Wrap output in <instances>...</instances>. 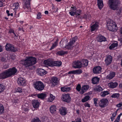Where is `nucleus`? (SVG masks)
<instances>
[{
	"label": "nucleus",
	"mask_w": 122,
	"mask_h": 122,
	"mask_svg": "<svg viewBox=\"0 0 122 122\" xmlns=\"http://www.w3.org/2000/svg\"><path fill=\"white\" fill-rule=\"evenodd\" d=\"M17 69L15 67L4 71L0 73V79H4L16 74Z\"/></svg>",
	"instance_id": "f257e3e1"
},
{
	"label": "nucleus",
	"mask_w": 122,
	"mask_h": 122,
	"mask_svg": "<svg viewBox=\"0 0 122 122\" xmlns=\"http://www.w3.org/2000/svg\"><path fill=\"white\" fill-rule=\"evenodd\" d=\"M120 3L119 0H108V5L110 8L113 10H117L116 14L117 15H119L121 12L120 10H118Z\"/></svg>",
	"instance_id": "f03ea898"
},
{
	"label": "nucleus",
	"mask_w": 122,
	"mask_h": 122,
	"mask_svg": "<svg viewBox=\"0 0 122 122\" xmlns=\"http://www.w3.org/2000/svg\"><path fill=\"white\" fill-rule=\"evenodd\" d=\"M36 63V58L31 56L27 57L26 58L24 59L22 62V65L26 68L33 66Z\"/></svg>",
	"instance_id": "7ed1b4c3"
},
{
	"label": "nucleus",
	"mask_w": 122,
	"mask_h": 122,
	"mask_svg": "<svg viewBox=\"0 0 122 122\" xmlns=\"http://www.w3.org/2000/svg\"><path fill=\"white\" fill-rule=\"evenodd\" d=\"M33 86L36 90L39 91L43 90L45 87L43 83L40 81H37L34 82Z\"/></svg>",
	"instance_id": "20e7f679"
},
{
	"label": "nucleus",
	"mask_w": 122,
	"mask_h": 122,
	"mask_svg": "<svg viewBox=\"0 0 122 122\" xmlns=\"http://www.w3.org/2000/svg\"><path fill=\"white\" fill-rule=\"evenodd\" d=\"M107 24H109L108 25L107 27L108 30L110 31L115 32L117 30L118 28L117 25L115 22L112 20H110V22H109L107 23Z\"/></svg>",
	"instance_id": "39448f33"
},
{
	"label": "nucleus",
	"mask_w": 122,
	"mask_h": 122,
	"mask_svg": "<svg viewBox=\"0 0 122 122\" xmlns=\"http://www.w3.org/2000/svg\"><path fill=\"white\" fill-rule=\"evenodd\" d=\"M5 50L7 51L15 52L18 51L16 48H15L14 45L9 43H7L5 46Z\"/></svg>",
	"instance_id": "423d86ee"
},
{
	"label": "nucleus",
	"mask_w": 122,
	"mask_h": 122,
	"mask_svg": "<svg viewBox=\"0 0 122 122\" xmlns=\"http://www.w3.org/2000/svg\"><path fill=\"white\" fill-rule=\"evenodd\" d=\"M77 38V37L76 36L73 37L70 40V42L68 43V44L65 47L68 50L72 49L74 47L72 45L76 41Z\"/></svg>",
	"instance_id": "0eeeda50"
},
{
	"label": "nucleus",
	"mask_w": 122,
	"mask_h": 122,
	"mask_svg": "<svg viewBox=\"0 0 122 122\" xmlns=\"http://www.w3.org/2000/svg\"><path fill=\"white\" fill-rule=\"evenodd\" d=\"M109 102L108 100L106 98H103L100 100L99 105L102 108H104L108 106Z\"/></svg>",
	"instance_id": "6e6552de"
},
{
	"label": "nucleus",
	"mask_w": 122,
	"mask_h": 122,
	"mask_svg": "<svg viewBox=\"0 0 122 122\" xmlns=\"http://www.w3.org/2000/svg\"><path fill=\"white\" fill-rule=\"evenodd\" d=\"M71 99L70 95L69 93L65 94L62 95V99L64 102L69 103L71 101Z\"/></svg>",
	"instance_id": "1a4fd4ad"
},
{
	"label": "nucleus",
	"mask_w": 122,
	"mask_h": 122,
	"mask_svg": "<svg viewBox=\"0 0 122 122\" xmlns=\"http://www.w3.org/2000/svg\"><path fill=\"white\" fill-rule=\"evenodd\" d=\"M72 67L75 68H80L82 67L81 62L79 60L75 61L72 64Z\"/></svg>",
	"instance_id": "9d476101"
},
{
	"label": "nucleus",
	"mask_w": 122,
	"mask_h": 122,
	"mask_svg": "<svg viewBox=\"0 0 122 122\" xmlns=\"http://www.w3.org/2000/svg\"><path fill=\"white\" fill-rule=\"evenodd\" d=\"M112 57L111 55H108L107 56L105 60L106 65V66H108L112 62Z\"/></svg>",
	"instance_id": "9b49d317"
},
{
	"label": "nucleus",
	"mask_w": 122,
	"mask_h": 122,
	"mask_svg": "<svg viewBox=\"0 0 122 122\" xmlns=\"http://www.w3.org/2000/svg\"><path fill=\"white\" fill-rule=\"evenodd\" d=\"M18 84L20 86H25L26 85V81L25 79L22 77H20L17 81Z\"/></svg>",
	"instance_id": "f8f14e48"
},
{
	"label": "nucleus",
	"mask_w": 122,
	"mask_h": 122,
	"mask_svg": "<svg viewBox=\"0 0 122 122\" xmlns=\"http://www.w3.org/2000/svg\"><path fill=\"white\" fill-rule=\"evenodd\" d=\"M44 65L52 67L53 65V61L51 59H48L45 60L43 62Z\"/></svg>",
	"instance_id": "ddd939ff"
},
{
	"label": "nucleus",
	"mask_w": 122,
	"mask_h": 122,
	"mask_svg": "<svg viewBox=\"0 0 122 122\" xmlns=\"http://www.w3.org/2000/svg\"><path fill=\"white\" fill-rule=\"evenodd\" d=\"M37 72L38 75L42 76L46 74L47 72L43 69L39 68L37 69Z\"/></svg>",
	"instance_id": "4468645a"
},
{
	"label": "nucleus",
	"mask_w": 122,
	"mask_h": 122,
	"mask_svg": "<svg viewBox=\"0 0 122 122\" xmlns=\"http://www.w3.org/2000/svg\"><path fill=\"white\" fill-rule=\"evenodd\" d=\"M50 81L54 86L57 85L58 82L57 77L55 76H53L51 77Z\"/></svg>",
	"instance_id": "2eb2a0df"
},
{
	"label": "nucleus",
	"mask_w": 122,
	"mask_h": 122,
	"mask_svg": "<svg viewBox=\"0 0 122 122\" xmlns=\"http://www.w3.org/2000/svg\"><path fill=\"white\" fill-rule=\"evenodd\" d=\"M32 105L33 107L35 108H37L39 107L40 103L38 100H34L32 101Z\"/></svg>",
	"instance_id": "dca6fc26"
},
{
	"label": "nucleus",
	"mask_w": 122,
	"mask_h": 122,
	"mask_svg": "<svg viewBox=\"0 0 122 122\" xmlns=\"http://www.w3.org/2000/svg\"><path fill=\"white\" fill-rule=\"evenodd\" d=\"M60 114L62 115H66L67 113L66 108L64 107H61L59 109Z\"/></svg>",
	"instance_id": "f3484780"
},
{
	"label": "nucleus",
	"mask_w": 122,
	"mask_h": 122,
	"mask_svg": "<svg viewBox=\"0 0 122 122\" xmlns=\"http://www.w3.org/2000/svg\"><path fill=\"white\" fill-rule=\"evenodd\" d=\"M102 68L100 66L95 67L93 69V72L94 74H97L101 72Z\"/></svg>",
	"instance_id": "a211bd4d"
},
{
	"label": "nucleus",
	"mask_w": 122,
	"mask_h": 122,
	"mask_svg": "<svg viewBox=\"0 0 122 122\" xmlns=\"http://www.w3.org/2000/svg\"><path fill=\"white\" fill-rule=\"evenodd\" d=\"M89 88V86L88 85H85L81 87V91L80 92V94H83Z\"/></svg>",
	"instance_id": "6ab92c4d"
},
{
	"label": "nucleus",
	"mask_w": 122,
	"mask_h": 122,
	"mask_svg": "<svg viewBox=\"0 0 122 122\" xmlns=\"http://www.w3.org/2000/svg\"><path fill=\"white\" fill-rule=\"evenodd\" d=\"M95 23L94 25H92L91 26V30L92 31L95 30L97 29V27L98 26V24H99L98 22H94Z\"/></svg>",
	"instance_id": "aec40b11"
},
{
	"label": "nucleus",
	"mask_w": 122,
	"mask_h": 122,
	"mask_svg": "<svg viewBox=\"0 0 122 122\" xmlns=\"http://www.w3.org/2000/svg\"><path fill=\"white\" fill-rule=\"evenodd\" d=\"M97 40V41L99 42L105 41H107L106 38L102 35L98 36Z\"/></svg>",
	"instance_id": "412c9836"
},
{
	"label": "nucleus",
	"mask_w": 122,
	"mask_h": 122,
	"mask_svg": "<svg viewBox=\"0 0 122 122\" xmlns=\"http://www.w3.org/2000/svg\"><path fill=\"white\" fill-rule=\"evenodd\" d=\"M31 0H25V2L24 4L23 8L25 9H28L30 7V2Z\"/></svg>",
	"instance_id": "4be33fe9"
},
{
	"label": "nucleus",
	"mask_w": 122,
	"mask_h": 122,
	"mask_svg": "<svg viewBox=\"0 0 122 122\" xmlns=\"http://www.w3.org/2000/svg\"><path fill=\"white\" fill-rule=\"evenodd\" d=\"M97 2L98 7L101 10L104 6L103 0H97Z\"/></svg>",
	"instance_id": "5701e85b"
},
{
	"label": "nucleus",
	"mask_w": 122,
	"mask_h": 122,
	"mask_svg": "<svg viewBox=\"0 0 122 122\" xmlns=\"http://www.w3.org/2000/svg\"><path fill=\"white\" fill-rule=\"evenodd\" d=\"M100 79L97 76H95L92 79V82L94 84H98L99 82Z\"/></svg>",
	"instance_id": "b1692460"
},
{
	"label": "nucleus",
	"mask_w": 122,
	"mask_h": 122,
	"mask_svg": "<svg viewBox=\"0 0 122 122\" xmlns=\"http://www.w3.org/2000/svg\"><path fill=\"white\" fill-rule=\"evenodd\" d=\"M115 75V73L114 72H112L108 75L106 77L107 78L110 80L113 78Z\"/></svg>",
	"instance_id": "393cba45"
},
{
	"label": "nucleus",
	"mask_w": 122,
	"mask_h": 122,
	"mask_svg": "<svg viewBox=\"0 0 122 122\" xmlns=\"http://www.w3.org/2000/svg\"><path fill=\"white\" fill-rule=\"evenodd\" d=\"M61 91L64 92H68L71 89L70 87H62L61 88Z\"/></svg>",
	"instance_id": "a878e982"
},
{
	"label": "nucleus",
	"mask_w": 122,
	"mask_h": 122,
	"mask_svg": "<svg viewBox=\"0 0 122 122\" xmlns=\"http://www.w3.org/2000/svg\"><path fill=\"white\" fill-rule=\"evenodd\" d=\"M82 63V66H87L88 63V61L87 60L85 59H83L81 61Z\"/></svg>",
	"instance_id": "bb28decb"
},
{
	"label": "nucleus",
	"mask_w": 122,
	"mask_h": 122,
	"mask_svg": "<svg viewBox=\"0 0 122 122\" xmlns=\"http://www.w3.org/2000/svg\"><path fill=\"white\" fill-rule=\"evenodd\" d=\"M62 62L61 61H53V66H60L61 65Z\"/></svg>",
	"instance_id": "cd10ccee"
},
{
	"label": "nucleus",
	"mask_w": 122,
	"mask_h": 122,
	"mask_svg": "<svg viewBox=\"0 0 122 122\" xmlns=\"http://www.w3.org/2000/svg\"><path fill=\"white\" fill-rule=\"evenodd\" d=\"M38 98L41 99H43L46 97V94L44 93L38 94Z\"/></svg>",
	"instance_id": "c85d7f7f"
},
{
	"label": "nucleus",
	"mask_w": 122,
	"mask_h": 122,
	"mask_svg": "<svg viewBox=\"0 0 122 122\" xmlns=\"http://www.w3.org/2000/svg\"><path fill=\"white\" fill-rule=\"evenodd\" d=\"M50 109L51 113H54L56 111V107L55 105L51 106L50 107Z\"/></svg>",
	"instance_id": "c756f323"
},
{
	"label": "nucleus",
	"mask_w": 122,
	"mask_h": 122,
	"mask_svg": "<svg viewBox=\"0 0 122 122\" xmlns=\"http://www.w3.org/2000/svg\"><path fill=\"white\" fill-rule=\"evenodd\" d=\"M109 84L110 88H113L116 87L118 85L117 83V82L113 83L112 82H110L109 83Z\"/></svg>",
	"instance_id": "7c9ffc66"
},
{
	"label": "nucleus",
	"mask_w": 122,
	"mask_h": 122,
	"mask_svg": "<svg viewBox=\"0 0 122 122\" xmlns=\"http://www.w3.org/2000/svg\"><path fill=\"white\" fill-rule=\"evenodd\" d=\"M67 51H61L57 52L56 54L57 55H58L59 56H62L65 54H67Z\"/></svg>",
	"instance_id": "2f4dec72"
},
{
	"label": "nucleus",
	"mask_w": 122,
	"mask_h": 122,
	"mask_svg": "<svg viewBox=\"0 0 122 122\" xmlns=\"http://www.w3.org/2000/svg\"><path fill=\"white\" fill-rule=\"evenodd\" d=\"M109 94V92L107 91H104L101 92L100 94L101 96L102 97H105L106 95Z\"/></svg>",
	"instance_id": "473e14b6"
},
{
	"label": "nucleus",
	"mask_w": 122,
	"mask_h": 122,
	"mask_svg": "<svg viewBox=\"0 0 122 122\" xmlns=\"http://www.w3.org/2000/svg\"><path fill=\"white\" fill-rule=\"evenodd\" d=\"M90 97L89 95L85 96L83 98L81 99V101L82 102H85L88 101L90 98Z\"/></svg>",
	"instance_id": "72a5a7b5"
},
{
	"label": "nucleus",
	"mask_w": 122,
	"mask_h": 122,
	"mask_svg": "<svg viewBox=\"0 0 122 122\" xmlns=\"http://www.w3.org/2000/svg\"><path fill=\"white\" fill-rule=\"evenodd\" d=\"M118 46L117 43H113L109 47V49H110L111 50L113 49L114 47H117Z\"/></svg>",
	"instance_id": "f704fd0d"
},
{
	"label": "nucleus",
	"mask_w": 122,
	"mask_h": 122,
	"mask_svg": "<svg viewBox=\"0 0 122 122\" xmlns=\"http://www.w3.org/2000/svg\"><path fill=\"white\" fill-rule=\"evenodd\" d=\"M31 122H41L38 117H36L33 118L31 120Z\"/></svg>",
	"instance_id": "c9c22d12"
},
{
	"label": "nucleus",
	"mask_w": 122,
	"mask_h": 122,
	"mask_svg": "<svg viewBox=\"0 0 122 122\" xmlns=\"http://www.w3.org/2000/svg\"><path fill=\"white\" fill-rule=\"evenodd\" d=\"M55 98V97L53 96L52 94L50 95V97L48 98V102H51L54 100Z\"/></svg>",
	"instance_id": "e433bc0d"
},
{
	"label": "nucleus",
	"mask_w": 122,
	"mask_h": 122,
	"mask_svg": "<svg viewBox=\"0 0 122 122\" xmlns=\"http://www.w3.org/2000/svg\"><path fill=\"white\" fill-rule=\"evenodd\" d=\"M120 96V94L119 93H115L113 94L111 96V97L112 98H118Z\"/></svg>",
	"instance_id": "4c0bfd02"
},
{
	"label": "nucleus",
	"mask_w": 122,
	"mask_h": 122,
	"mask_svg": "<svg viewBox=\"0 0 122 122\" xmlns=\"http://www.w3.org/2000/svg\"><path fill=\"white\" fill-rule=\"evenodd\" d=\"M5 89L4 86L2 84H0V93L2 92Z\"/></svg>",
	"instance_id": "58836bf2"
},
{
	"label": "nucleus",
	"mask_w": 122,
	"mask_h": 122,
	"mask_svg": "<svg viewBox=\"0 0 122 122\" xmlns=\"http://www.w3.org/2000/svg\"><path fill=\"white\" fill-rule=\"evenodd\" d=\"M15 90L16 92H18L19 93H20L22 92V89L20 87L15 88Z\"/></svg>",
	"instance_id": "ea45409f"
},
{
	"label": "nucleus",
	"mask_w": 122,
	"mask_h": 122,
	"mask_svg": "<svg viewBox=\"0 0 122 122\" xmlns=\"http://www.w3.org/2000/svg\"><path fill=\"white\" fill-rule=\"evenodd\" d=\"M95 89L98 92H100L103 90V89L99 85L97 86Z\"/></svg>",
	"instance_id": "a19ab883"
},
{
	"label": "nucleus",
	"mask_w": 122,
	"mask_h": 122,
	"mask_svg": "<svg viewBox=\"0 0 122 122\" xmlns=\"http://www.w3.org/2000/svg\"><path fill=\"white\" fill-rule=\"evenodd\" d=\"M4 108L2 104H0V114H1L4 112Z\"/></svg>",
	"instance_id": "79ce46f5"
},
{
	"label": "nucleus",
	"mask_w": 122,
	"mask_h": 122,
	"mask_svg": "<svg viewBox=\"0 0 122 122\" xmlns=\"http://www.w3.org/2000/svg\"><path fill=\"white\" fill-rule=\"evenodd\" d=\"M75 74L76 73L79 74L81 73L82 72L81 70V69L75 70Z\"/></svg>",
	"instance_id": "37998d69"
},
{
	"label": "nucleus",
	"mask_w": 122,
	"mask_h": 122,
	"mask_svg": "<svg viewBox=\"0 0 122 122\" xmlns=\"http://www.w3.org/2000/svg\"><path fill=\"white\" fill-rule=\"evenodd\" d=\"M81 85L80 84H78L76 86V89L79 92L81 90Z\"/></svg>",
	"instance_id": "c03bdc74"
},
{
	"label": "nucleus",
	"mask_w": 122,
	"mask_h": 122,
	"mask_svg": "<svg viewBox=\"0 0 122 122\" xmlns=\"http://www.w3.org/2000/svg\"><path fill=\"white\" fill-rule=\"evenodd\" d=\"M81 10H77L75 12V15H76V17L80 15V14L81 13Z\"/></svg>",
	"instance_id": "a18cd8bd"
},
{
	"label": "nucleus",
	"mask_w": 122,
	"mask_h": 122,
	"mask_svg": "<svg viewBox=\"0 0 122 122\" xmlns=\"http://www.w3.org/2000/svg\"><path fill=\"white\" fill-rule=\"evenodd\" d=\"M41 12H39L38 13L37 15V18L38 19H39L41 18Z\"/></svg>",
	"instance_id": "49530a36"
},
{
	"label": "nucleus",
	"mask_w": 122,
	"mask_h": 122,
	"mask_svg": "<svg viewBox=\"0 0 122 122\" xmlns=\"http://www.w3.org/2000/svg\"><path fill=\"white\" fill-rule=\"evenodd\" d=\"M94 102V104H95V105L97 106V99L96 98H94L93 99Z\"/></svg>",
	"instance_id": "de8ad7c7"
},
{
	"label": "nucleus",
	"mask_w": 122,
	"mask_h": 122,
	"mask_svg": "<svg viewBox=\"0 0 122 122\" xmlns=\"http://www.w3.org/2000/svg\"><path fill=\"white\" fill-rule=\"evenodd\" d=\"M81 119L80 118L77 117L76 118V119L74 121L75 122H81Z\"/></svg>",
	"instance_id": "09e8293b"
},
{
	"label": "nucleus",
	"mask_w": 122,
	"mask_h": 122,
	"mask_svg": "<svg viewBox=\"0 0 122 122\" xmlns=\"http://www.w3.org/2000/svg\"><path fill=\"white\" fill-rule=\"evenodd\" d=\"M9 67V66L7 64H4L3 65V68L5 69H6Z\"/></svg>",
	"instance_id": "8fccbe9b"
},
{
	"label": "nucleus",
	"mask_w": 122,
	"mask_h": 122,
	"mask_svg": "<svg viewBox=\"0 0 122 122\" xmlns=\"http://www.w3.org/2000/svg\"><path fill=\"white\" fill-rule=\"evenodd\" d=\"M19 99L18 98H16L14 99L13 100V102L15 103H18L19 102Z\"/></svg>",
	"instance_id": "3c124183"
},
{
	"label": "nucleus",
	"mask_w": 122,
	"mask_h": 122,
	"mask_svg": "<svg viewBox=\"0 0 122 122\" xmlns=\"http://www.w3.org/2000/svg\"><path fill=\"white\" fill-rule=\"evenodd\" d=\"M84 106L85 107H90V104L87 102H86L84 104Z\"/></svg>",
	"instance_id": "603ef678"
},
{
	"label": "nucleus",
	"mask_w": 122,
	"mask_h": 122,
	"mask_svg": "<svg viewBox=\"0 0 122 122\" xmlns=\"http://www.w3.org/2000/svg\"><path fill=\"white\" fill-rule=\"evenodd\" d=\"M68 74H75V70H72L70 71H69L68 72Z\"/></svg>",
	"instance_id": "864d4df0"
},
{
	"label": "nucleus",
	"mask_w": 122,
	"mask_h": 122,
	"mask_svg": "<svg viewBox=\"0 0 122 122\" xmlns=\"http://www.w3.org/2000/svg\"><path fill=\"white\" fill-rule=\"evenodd\" d=\"M14 4L15 7V9H17L19 6V3H15Z\"/></svg>",
	"instance_id": "5fc2aeb1"
},
{
	"label": "nucleus",
	"mask_w": 122,
	"mask_h": 122,
	"mask_svg": "<svg viewBox=\"0 0 122 122\" xmlns=\"http://www.w3.org/2000/svg\"><path fill=\"white\" fill-rule=\"evenodd\" d=\"M70 14L72 16H74L75 15V12L74 11H71L69 12Z\"/></svg>",
	"instance_id": "6e6d98bb"
},
{
	"label": "nucleus",
	"mask_w": 122,
	"mask_h": 122,
	"mask_svg": "<svg viewBox=\"0 0 122 122\" xmlns=\"http://www.w3.org/2000/svg\"><path fill=\"white\" fill-rule=\"evenodd\" d=\"M0 60L2 62H5L6 61V58L3 57H2L0 59Z\"/></svg>",
	"instance_id": "4d7b16f0"
},
{
	"label": "nucleus",
	"mask_w": 122,
	"mask_h": 122,
	"mask_svg": "<svg viewBox=\"0 0 122 122\" xmlns=\"http://www.w3.org/2000/svg\"><path fill=\"white\" fill-rule=\"evenodd\" d=\"M56 46L55 44H53L51 46V48L50 49V50H51L53 49Z\"/></svg>",
	"instance_id": "13d9d810"
},
{
	"label": "nucleus",
	"mask_w": 122,
	"mask_h": 122,
	"mask_svg": "<svg viewBox=\"0 0 122 122\" xmlns=\"http://www.w3.org/2000/svg\"><path fill=\"white\" fill-rule=\"evenodd\" d=\"M88 16H89L87 14V15H86L85 14L83 15V18L84 19H87L88 17Z\"/></svg>",
	"instance_id": "bf43d9fd"
},
{
	"label": "nucleus",
	"mask_w": 122,
	"mask_h": 122,
	"mask_svg": "<svg viewBox=\"0 0 122 122\" xmlns=\"http://www.w3.org/2000/svg\"><path fill=\"white\" fill-rule=\"evenodd\" d=\"M71 8L72 9H71V10L72 11H76V7L74 6V7H71Z\"/></svg>",
	"instance_id": "052dcab7"
},
{
	"label": "nucleus",
	"mask_w": 122,
	"mask_h": 122,
	"mask_svg": "<svg viewBox=\"0 0 122 122\" xmlns=\"http://www.w3.org/2000/svg\"><path fill=\"white\" fill-rule=\"evenodd\" d=\"M59 41V39L58 38H57L56 40V41L53 44H55L56 46H57V44L58 43V41Z\"/></svg>",
	"instance_id": "680f3d73"
},
{
	"label": "nucleus",
	"mask_w": 122,
	"mask_h": 122,
	"mask_svg": "<svg viewBox=\"0 0 122 122\" xmlns=\"http://www.w3.org/2000/svg\"><path fill=\"white\" fill-rule=\"evenodd\" d=\"M117 112H114L112 114V116L115 117L117 115Z\"/></svg>",
	"instance_id": "e2e57ef3"
},
{
	"label": "nucleus",
	"mask_w": 122,
	"mask_h": 122,
	"mask_svg": "<svg viewBox=\"0 0 122 122\" xmlns=\"http://www.w3.org/2000/svg\"><path fill=\"white\" fill-rule=\"evenodd\" d=\"M122 106V104L120 103L116 105V107H120Z\"/></svg>",
	"instance_id": "0e129e2a"
},
{
	"label": "nucleus",
	"mask_w": 122,
	"mask_h": 122,
	"mask_svg": "<svg viewBox=\"0 0 122 122\" xmlns=\"http://www.w3.org/2000/svg\"><path fill=\"white\" fill-rule=\"evenodd\" d=\"M55 9V7H54V6H52V12H56V11L55 10H54Z\"/></svg>",
	"instance_id": "69168bd1"
},
{
	"label": "nucleus",
	"mask_w": 122,
	"mask_h": 122,
	"mask_svg": "<svg viewBox=\"0 0 122 122\" xmlns=\"http://www.w3.org/2000/svg\"><path fill=\"white\" fill-rule=\"evenodd\" d=\"M119 88H122V83L120 84L119 85Z\"/></svg>",
	"instance_id": "338daca9"
},
{
	"label": "nucleus",
	"mask_w": 122,
	"mask_h": 122,
	"mask_svg": "<svg viewBox=\"0 0 122 122\" xmlns=\"http://www.w3.org/2000/svg\"><path fill=\"white\" fill-rule=\"evenodd\" d=\"M114 118H115V117H113L112 116H111V121H113L114 120Z\"/></svg>",
	"instance_id": "774afa93"
}]
</instances>
